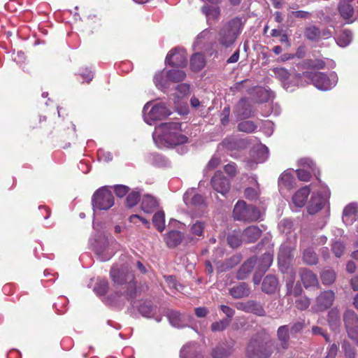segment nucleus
<instances>
[{
  "mask_svg": "<svg viewBox=\"0 0 358 358\" xmlns=\"http://www.w3.org/2000/svg\"><path fill=\"white\" fill-rule=\"evenodd\" d=\"M256 94L259 96L257 98V101L259 102H264L268 99V92L267 90L263 88H257L256 90Z\"/></svg>",
  "mask_w": 358,
  "mask_h": 358,
  "instance_id": "nucleus-56",
  "label": "nucleus"
},
{
  "mask_svg": "<svg viewBox=\"0 0 358 358\" xmlns=\"http://www.w3.org/2000/svg\"><path fill=\"white\" fill-rule=\"evenodd\" d=\"M338 10L341 17L348 22H352L354 8L351 4L345 1H341L338 5Z\"/></svg>",
  "mask_w": 358,
  "mask_h": 358,
  "instance_id": "nucleus-19",
  "label": "nucleus"
},
{
  "mask_svg": "<svg viewBox=\"0 0 358 358\" xmlns=\"http://www.w3.org/2000/svg\"><path fill=\"white\" fill-rule=\"evenodd\" d=\"M255 157L252 162H248V166L252 169L255 164L265 162L268 157V149L264 145H259L252 150Z\"/></svg>",
  "mask_w": 358,
  "mask_h": 358,
  "instance_id": "nucleus-17",
  "label": "nucleus"
},
{
  "mask_svg": "<svg viewBox=\"0 0 358 358\" xmlns=\"http://www.w3.org/2000/svg\"><path fill=\"white\" fill-rule=\"evenodd\" d=\"M291 257V250L286 245H282L278 254V264L280 269L283 271V267L285 266L287 261Z\"/></svg>",
  "mask_w": 358,
  "mask_h": 358,
  "instance_id": "nucleus-34",
  "label": "nucleus"
},
{
  "mask_svg": "<svg viewBox=\"0 0 358 358\" xmlns=\"http://www.w3.org/2000/svg\"><path fill=\"white\" fill-rule=\"evenodd\" d=\"M285 278L287 292H291L295 280V273L292 268L289 269Z\"/></svg>",
  "mask_w": 358,
  "mask_h": 358,
  "instance_id": "nucleus-50",
  "label": "nucleus"
},
{
  "mask_svg": "<svg viewBox=\"0 0 358 358\" xmlns=\"http://www.w3.org/2000/svg\"><path fill=\"white\" fill-rule=\"evenodd\" d=\"M290 15L301 19H307L310 17V13L304 10L292 11Z\"/></svg>",
  "mask_w": 358,
  "mask_h": 358,
  "instance_id": "nucleus-59",
  "label": "nucleus"
},
{
  "mask_svg": "<svg viewBox=\"0 0 358 358\" xmlns=\"http://www.w3.org/2000/svg\"><path fill=\"white\" fill-rule=\"evenodd\" d=\"M183 200L187 205L199 206L203 203V198L197 194L195 189L187 190L184 196Z\"/></svg>",
  "mask_w": 358,
  "mask_h": 358,
  "instance_id": "nucleus-22",
  "label": "nucleus"
},
{
  "mask_svg": "<svg viewBox=\"0 0 358 358\" xmlns=\"http://www.w3.org/2000/svg\"><path fill=\"white\" fill-rule=\"evenodd\" d=\"M234 219L245 222L257 221L261 217V212L253 206H247L243 201H239L234 206Z\"/></svg>",
  "mask_w": 358,
  "mask_h": 358,
  "instance_id": "nucleus-5",
  "label": "nucleus"
},
{
  "mask_svg": "<svg viewBox=\"0 0 358 358\" xmlns=\"http://www.w3.org/2000/svg\"><path fill=\"white\" fill-rule=\"evenodd\" d=\"M129 220L130 222L131 223H134V224H136L137 223V220H139L141 221L147 228H149L150 227V222L148 220H147L146 219H145L144 217L138 215H136V214H134V215H131L129 217Z\"/></svg>",
  "mask_w": 358,
  "mask_h": 358,
  "instance_id": "nucleus-54",
  "label": "nucleus"
},
{
  "mask_svg": "<svg viewBox=\"0 0 358 358\" xmlns=\"http://www.w3.org/2000/svg\"><path fill=\"white\" fill-rule=\"evenodd\" d=\"M338 351L337 345L334 343L329 348L326 358H335Z\"/></svg>",
  "mask_w": 358,
  "mask_h": 358,
  "instance_id": "nucleus-64",
  "label": "nucleus"
},
{
  "mask_svg": "<svg viewBox=\"0 0 358 358\" xmlns=\"http://www.w3.org/2000/svg\"><path fill=\"white\" fill-rule=\"evenodd\" d=\"M310 303L308 298L303 296L296 300L295 305L298 309L305 310L310 306Z\"/></svg>",
  "mask_w": 358,
  "mask_h": 358,
  "instance_id": "nucleus-51",
  "label": "nucleus"
},
{
  "mask_svg": "<svg viewBox=\"0 0 358 358\" xmlns=\"http://www.w3.org/2000/svg\"><path fill=\"white\" fill-rule=\"evenodd\" d=\"M310 192V188L308 186L299 189L292 196V203L296 208L303 207L306 203Z\"/></svg>",
  "mask_w": 358,
  "mask_h": 358,
  "instance_id": "nucleus-18",
  "label": "nucleus"
},
{
  "mask_svg": "<svg viewBox=\"0 0 358 358\" xmlns=\"http://www.w3.org/2000/svg\"><path fill=\"white\" fill-rule=\"evenodd\" d=\"M278 337L281 342L282 347L286 348L287 347V342L289 338V331L287 326H281L278 329Z\"/></svg>",
  "mask_w": 358,
  "mask_h": 358,
  "instance_id": "nucleus-39",
  "label": "nucleus"
},
{
  "mask_svg": "<svg viewBox=\"0 0 358 358\" xmlns=\"http://www.w3.org/2000/svg\"><path fill=\"white\" fill-rule=\"evenodd\" d=\"M335 299L333 291H324L317 297L314 309L316 311H323L330 308Z\"/></svg>",
  "mask_w": 358,
  "mask_h": 358,
  "instance_id": "nucleus-12",
  "label": "nucleus"
},
{
  "mask_svg": "<svg viewBox=\"0 0 358 358\" xmlns=\"http://www.w3.org/2000/svg\"><path fill=\"white\" fill-rule=\"evenodd\" d=\"M358 215V204L352 203L345 206L343 212V222L346 225L352 224Z\"/></svg>",
  "mask_w": 358,
  "mask_h": 358,
  "instance_id": "nucleus-16",
  "label": "nucleus"
},
{
  "mask_svg": "<svg viewBox=\"0 0 358 358\" xmlns=\"http://www.w3.org/2000/svg\"><path fill=\"white\" fill-rule=\"evenodd\" d=\"M242 241H243V238H241L238 233L229 234L227 238L229 245L234 248L238 247Z\"/></svg>",
  "mask_w": 358,
  "mask_h": 358,
  "instance_id": "nucleus-49",
  "label": "nucleus"
},
{
  "mask_svg": "<svg viewBox=\"0 0 358 358\" xmlns=\"http://www.w3.org/2000/svg\"><path fill=\"white\" fill-rule=\"evenodd\" d=\"M238 129L241 131L251 133L255 130L256 125L254 124L253 122L246 120L240 122L238 125Z\"/></svg>",
  "mask_w": 358,
  "mask_h": 358,
  "instance_id": "nucleus-45",
  "label": "nucleus"
},
{
  "mask_svg": "<svg viewBox=\"0 0 358 358\" xmlns=\"http://www.w3.org/2000/svg\"><path fill=\"white\" fill-rule=\"evenodd\" d=\"M182 239V234L176 230H173L164 236V241L169 248H173L179 245Z\"/></svg>",
  "mask_w": 358,
  "mask_h": 358,
  "instance_id": "nucleus-26",
  "label": "nucleus"
},
{
  "mask_svg": "<svg viewBox=\"0 0 358 358\" xmlns=\"http://www.w3.org/2000/svg\"><path fill=\"white\" fill-rule=\"evenodd\" d=\"M273 72L275 76L281 80H285L289 77L288 71L283 68H275Z\"/></svg>",
  "mask_w": 358,
  "mask_h": 358,
  "instance_id": "nucleus-53",
  "label": "nucleus"
},
{
  "mask_svg": "<svg viewBox=\"0 0 358 358\" xmlns=\"http://www.w3.org/2000/svg\"><path fill=\"white\" fill-rule=\"evenodd\" d=\"M152 138L159 148L182 144L187 141L182 133L181 124L177 122H165L156 127Z\"/></svg>",
  "mask_w": 358,
  "mask_h": 358,
  "instance_id": "nucleus-1",
  "label": "nucleus"
},
{
  "mask_svg": "<svg viewBox=\"0 0 358 358\" xmlns=\"http://www.w3.org/2000/svg\"><path fill=\"white\" fill-rule=\"evenodd\" d=\"M308 77L310 78L316 88L324 91L331 90L338 82V77L335 73H331L329 76L321 72L308 73Z\"/></svg>",
  "mask_w": 358,
  "mask_h": 358,
  "instance_id": "nucleus-7",
  "label": "nucleus"
},
{
  "mask_svg": "<svg viewBox=\"0 0 358 358\" xmlns=\"http://www.w3.org/2000/svg\"><path fill=\"white\" fill-rule=\"evenodd\" d=\"M278 280L273 275H267L262 283V290L268 294L274 293L278 288Z\"/></svg>",
  "mask_w": 358,
  "mask_h": 358,
  "instance_id": "nucleus-30",
  "label": "nucleus"
},
{
  "mask_svg": "<svg viewBox=\"0 0 358 358\" xmlns=\"http://www.w3.org/2000/svg\"><path fill=\"white\" fill-rule=\"evenodd\" d=\"M225 172L231 176H234L236 173V166L234 163H230L224 166Z\"/></svg>",
  "mask_w": 358,
  "mask_h": 358,
  "instance_id": "nucleus-61",
  "label": "nucleus"
},
{
  "mask_svg": "<svg viewBox=\"0 0 358 358\" xmlns=\"http://www.w3.org/2000/svg\"><path fill=\"white\" fill-rule=\"evenodd\" d=\"M107 290V283L105 281L101 282L94 289V291L99 295H103Z\"/></svg>",
  "mask_w": 358,
  "mask_h": 358,
  "instance_id": "nucleus-57",
  "label": "nucleus"
},
{
  "mask_svg": "<svg viewBox=\"0 0 358 358\" xmlns=\"http://www.w3.org/2000/svg\"><path fill=\"white\" fill-rule=\"evenodd\" d=\"M230 323L229 319H223L219 322H213L211 325V330L213 331H223L229 326Z\"/></svg>",
  "mask_w": 358,
  "mask_h": 358,
  "instance_id": "nucleus-48",
  "label": "nucleus"
},
{
  "mask_svg": "<svg viewBox=\"0 0 358 358\" xmlns=\"http://www.w3.org/2000/svg\"><path fill=\"white\" fill-rule=\"evenodd\" d=\"M241 30V20L238 18H234L221 29L217 40L221 45L229 47L234 43Z\"/></svg>",
  "mask_w": 358,
  "mask_h": 358,
  "instance_id": "nucleus-3",
  "label": "nucleus"
},
{
  "mask_svg": "<svg viewBox=\"0 0 358 358\" xmlns=\"http://www.w3.org/2000/svg\"><path fill=\"white\" fill-rule=\"evenodd\" d=\"M343 320L349 338L358 343V317L350 310L345 312Z\"/></svg>",
  "mask_w": 358,
  "mask_h": 358,
  "instance_id": "nucleus-8",
  "label": "nucleus"
},
{
  "mask_svg": "<svg viewBox=\"0 0 358 358\" xmlns=\"http://www.w3.org/2000/svg\"><path fill=\"white\" fill-rule=\"evenodd\" d=\"M257 260L255 258H250L241 266L237 273V278L238 279H245L255 268Z\"/></svg>",
  "mask_w": 358,
  "mask_h": 358,
  "instance_id": "nucleus-28",
  "label": "nucleus"
},
{
  "mask_svg": "<svg viewBox=\"0 0 358 358\" xmlns=\"http://www.w3.org/2000/svg\"><path fill=\"white\" fill-rule=\"evenodd\" d=\"M152 222L156 229L162 232L165 228V215L163 211L157 212L152 217Z\"/></svg>",
  "mask_w": 358,
  "mask_h": 358,
  "instance_id": "nucleus-37",
  "label": "nucleus"
},
{
  "mask_svg": "<svg viewBox=\"0 0 358 358\" xmlns=\"http://www.w3.org/2000/svg\"><path fill=\"white\" fill-rule=\"evenodd\" d=\"M166 62L173 66H185L187 64V54L183 49L174 48L167 55Z\"/></svg>",
  "mask_w": 358,
  "mask_h": 358,
  "instance_id": "nucleus-10",
  "label": "nucleus"
},
{
  "mask_svg": "<svg viewBox=\"0 0 358 358\" xmlns=\"http://www.w3.org/2000/svg\"><path fill=\"white\" fill-rule=\"evenodd\" d=\"M196 346L193 343H189L183 346L180 350V358H196Z\"/></svg>",
  "mask_w": 358,
  "mask_h": 358,
  "instance_id": "nucleus-38",
  "label": "nucleus"
},
{
  "mask_svg": "<svg viewBox=\"0 0 358 358\" xmlns=\"http://www.w3.org/2000/svg\"><path fill=\"white\" fill-rule=\"evenodd\" d=\"M236 110L238 115L242 118L249 117L252 114L251 106L247 99H241L236 106Z\"/></svg>",
  "mask_w": 358,
  "mask_h": 358,
  "instance_id": "nucleus-25",
  "label": "nucleus"
},
{
  "mask_svg": "<svg viewBox=\"0 0 358 358\" xmlns=\"http://www.w3.org/2000/svg\"><path fill=\"white\" fill-rule=\"evenodd\" d=\"M294 177L288 171L284 172L279 180V185H283L287 188H292L293 187Z\"/></svg>",
  "mask_w": 358,
  "mask_h": 358,
  "instance_id": "nucleus-42",
  "label": "nucleus"
},
{
  "mask_svg": "<svg viewBox=\"0 0 358 358\" xmlns=\"http://www.w3.org/2000/svg\"><path fill=\"white\" fill-rule=\"evenodd\" d=\"M140 199V194L138 192L133 191L129 194L126 199L127 206L132 208L138 203Z\"/></svg>",
  "mask_w": 358,
  "mask_h": 358,
  "instance_id": "nucleus-47",
  "label": "nucleus"
},
{
  "mask_svg": "<svg viewBox=\"0 0 358 358\" xmlns=\"http://www.w3.org/2000/svg\"><path fill=\"white\" fill-rule=\"evenodd\" d=\"M170 79L166 76V72L161 71L155 74L154 83L159 89L164 90L169 87Z\"/></svg>",
  "mask_w": 358,
  "mask_h": 358,
  "instance_id": "nucleus-33",
  "label": "nucleus"
},
{
  "mask_svg": "<svg viewBox=\"0 0 358 358\" xmlns=\"http://www.w3.org/2000/svg\"><path fill=\"white\" fill-rule=\"evenodd\" d=\"M257 262L255 266L259 273H264L273 262V255L270 252L264 253L261 257H254Z\"/></svg>",
  "mask_w": 358,
  "mask_h": 358,
  "instance_id": "nucleus-21",
  "label": "nucleus"
},
{
  "mask_svg": "<svg viewBox=\"0 0 358 358\" xmlns=\"http://www.w3.org/2000/svg\"><path fill=\"white\" fill-rule=\"evenodd\" d=\"M301 279L306 288L318 285V280L316 275L308 269L301 271Z\"/></svg>",
  "mask_w": 358,
  "mask_h": 358,
  "instance_id": "nucleus-23",
  "label": "nucleus"
},
{
  "mask_svg": "<svg viewBox=\"0 0 358 358\" xmlns=\"http://www.w3.org/2000/svg\"><path fill=\"white\" fill-rule=\"evenodd\" d=\"M178 91L180 93L179 96H185L189 93V86L187 84H181L178 86Z\"/></svg>",
  "mask_w": 358,
  "mask_h": 358,
  "instance_id": "nucleus-62",
  "label": "nucleus"
},
{
  "mask_svg": "<svg viewBox=\"0 0 358 358\" xmlns=\"http://www.w3.org/2000/svg\"><path fill=\"white\" fill-rule=\"evenodd\" d=\"M116 195L122 197L129 192V187L122 185H117L113 187Z\"/></svg>",
  "mask_w": 358,
  "mask_h": 358,
  "instance_id": "nucleus-55",
  "label": "nucleus"
},
{
  "mask_svg": "<svg viewBox=\"0 0 358 358\" xmlns=\"http://www.w3.org/2000/svg\"><path fill=\"white\" fill-rule=\"evenodd\" d=\"M92 201L94 209L107 210L114 205L115 199L109 187L104 186L94 192Z\"/></svg>",
  "mask_w": 358,
  "mask_h": 358,
  "instance_id": "nucleus-6",
  "label": "nucleus"
},
{
  "mask_svg": "<svg viewBox=\"0 0 358 358\" xmlns=\"http://www.w3.org/2000/svg\"><path fill=\"white\" fill-rule=\"evenodd\" d=\"M328 322L332 330L336 331L340 327V313L337 309H332L329 313Z\"/></svg>",
  "mask_w": 358,
  "mask_h": 358,
  "instance_id": "nucleus-36",
  "label": "nucleus"
},
{
  "mask_svg": "<svg viewBox=\"0 0 358 358\" xmlns=\"http://www.w3.org/2000/svg\"><path fill=\"white\" fill-rule=\"evenodd\" d=\"M171 114L164 103L156 101L147 102L143 108L144 121L148 124L162 120Z\"/></svg>",
  "mask_w": 358,
  "mask_h": 358,
  "instance_id": "nucleus-2",
  "label": "nucleus"
},
{
  "mask_svg": "<svg viewBox=\"0 0 358 358\" xmlns=\"http://www.w3.org/2000/svg\"><path fill=\"white\" fill-rule=\"evenodd\" d=\"M191 68L193 71H200L205 66V59L202 54H194L190 60Z\"/></svg>",
  "mask_w": 358,
  "mask_h": 358,
  "instance_id": "nucleus-35",
  "label": "nucleus"
},
{
  "mask_svg": "<svg viewBox=\"0 0 358 358\" xmlns=\"http://www.w3.org/2000/svg\"><path fill=\"white\" fill-rule=\"evenodd\" d=\"M262 230L257 226H250L245 229L242 234L243 240L248 243L256 241L261 236Z\"/></svg>",
  "mask_w": 358,
  "mask_h": 358,
  "instance_id": "nucleus-24",
  "label": "nucleus"
},
{
  "mask_svg": "<svg viewBox=\"0 0 358 358\" xmlns=\"http://www.w3.org/2000/svg\"><path fill=\"white\" fill-rule=\"evenodd\" d=\"M332 249H333V251H334L335 255L336 257H339L341 256V255L343 253L344 246L341 243L336 242L334 244Z\"/></svg>",
  "mask_w": 358,
  "mask_h": 358,
  "instance_id": "nucleus-60",
  "label": "nucleus"
},
{
  "mask_svg": "<svg viewBox=\"0 0 358 358\" xmlns=\"http://www.w3.org/2000/svg\"><path fill=\"white\" fill-rule=\"evenodd\" d=\"M321 278L325 285L333 283L336 279V273L332 270H325L322 273Z\"/></svg>",
  "mask_w": 358,
  "mask_h": 358,
  "instance_id": "nucleus-44",
  "label": "nucleus"
},
{
  "mask_svg": "<svg viewBox=\"0 0 358 358\" xmlns=\"http://www.w3.org/2000/svg\"><path fill=\"white\" fill-rule=\"evenodd\" d=\"M202 13L206 15L207 21H217L220 16V8L218 6H204L201 8Z\"/></svg>",
  "mask_w": 358,
  "mask_h": 358,
  "instance_id": "nucleus-27",
  "label": "nucleus"
},
{
  "mask_svg": "<svg viewBox=\"0 0 358 358\" xmlns=\"http://www.w3.org/2000/svg\"><path fill=\"white\" fill-rule=\"evenodd\" d=\"M306 36L310 40H317L320 38V31L315 26L306 28L305 32Z\"/></svg>",
  "mask_w": 358,
  "mask_h": 358,
  "instance_id": "nucleus-46",
  "label": "nucleus"
},
{
  "mask_svg": "<svg viewBox=\"0 0 358 358\" xmlns=\"http://www.w3.org/2000/svg\"><path fill=\"white\" fill-rule=\"evenodd\" d=\"M110 276L113 280L117 284L122 285L129 280L128 287L132 289L135 287V285L132 282V276L125 275L123 271L116 267L112 268L110 271Z\"/></svg>",
  "mask_w": 358,
  "mask_h": 358,
  "instance_id": "nucleus-15",
  "label": "nucleus"
},
{
  "mask_svg": "<svg viewBox=\"0 0 358 358\" xmlns=\"http://www.w3.org/2000/svg\"><path fill=\"white\" fill-rule=\"evenodd\" d=\"M303 258L304 262L308 264H315L317 262L316 254L310 248H308L303 252Z\"/></svg>",
  "mask_w": 358,
  "mask_h": 358,
  "instance_id": "nucleus-43",
  "label": "nucleus"
},
{
  "mask_svg": "<svg viewBox=\"0 0 358 358\" xmlns=\"http://www.w3.org/2000/svg\"><path fill=\"white\" fill-rule=\"evenodd\" d=\"M229 293L234 298L239 299L248 296L250 293V290L245 283H241L231 287L229 289Z\"/></svg>",
  "mask_w": 358,
  "mask_h": 358,
  "instance_id": "nucleus-31",
  "label": "nucleus"
},
{
  "mask_svg": "<svg viewBox=\"0 0 358 358\" xmlns=\"http://www.w3.org/2000/svg\"><path fill=\"white\" fill-rule=\"evenodd\" d=\"M220 164V159L217 157H213L207 164V169L212 170Z\"/></svg>",
  "mask_w": 358,
  "mask_h": 358,
  "instance_id": "nucleus-63",
  "label": "nucleus"
},
{
  "mask_svg": "<svg viewBox=\"0 0 358 358\" xmlns=\"http://www.w3.org/2000/svg\"><path fill=\"white\" fill-rule=\"evenodd\" d=\"M299 164L302 168L296 171L297 176L301 181H308L310 179V172L304 169L307 167L313 171V162L309 159H301Z\"/></svg>",
  "mask_w": 358,
  "mask_h": 358,
  "instance_id": "nucleus-20",
  "label": "nucleus"
},
{
  "mask_svg": "<svg viewBox=\"0 0 358 358\" xmlns=\"http://www.w3.org/2000/svg\"><path fill=\"white\" fill-rule=\"evenodd\" d=\"M157 205V199L150 194L145 195L142 199L141 209L146 213H151Z\"/></svg>",
  "mask_w": 358,
  "mask_h": 358,
  "instance_id": "nucleus-29",
  "label": "nucleus"
},
{
  "mask_svg": "<svg viewBox=\"0 0 358 358\" xmlns=\"http://www.w3.org/2000/svg\"><path fill=\"white\" fill-rule=\"evenodd\" d=\"M167 317L170 324L176 328H183L192 324L193 317L187 313L171 310L168 313Z\"/></svg>",
  "mask_w": 358,
  "mask_h": 358,
  "instance_id": "nucleus-9",
  "label": "nucleus"
},
{
  "mask_svg": "<svg viewBox=\"0 0 358 358\" xmlns=\"http://www.w3.org/2000/svg\"><path fill=\"white\" fill-rule=\"evenodd\" d=\"M327 196V193L325 196H321L319 194H313L307 207L308 213L313 215L320 211L326 203Z\"/></svg>",
  "mask_w": 358,
  "mask_h": 358,
  "instance_id": "nucleus-13",
  "label": "nucleus"
},
{
  "mask_svg": "<svg viewBox=\"0 0 358 358\" xmlns=\"http://www.w3.org/2000/svg\"><path fill=\"white\" fill-rule=\"evenodd\" d=\"M166 76L173 82L182 81L186 74L182 70L173 69L166 71Z\"/></svg>",
  "mask_w": 358,
  "mask_h": 358,
  "instance_id": "nucleus-41",
  "label": "nucleus"
},
{
  "mask_svg": "<svg viewBox=\"0 0 358 358\" xmlns=\"http://www.w3.org/2000/svg\"><path fill=\"white\" fill-rule=\"evenodd\" d=\"M230 351L221 348H217L213 352L214 358H224L229 355Z\"/></svg>",
  "mask_w": 358,
  "mask_h": 358,
  "instance_id": "nucleus-52",
  "label": "nucleus"
},
{
  "mask_svg": "<svg viewBox=\"0 0 358 358\" xmlns=\"http://www.w3.org/2000/svg\"><path fill=\"white\" fill-rule=\"evenodd\" d=\"M94 252L99 257L101 261H106L112 256V252L109 251L108 241L105 236L100 238L94 246Z\"/></svg>",
  "mask_w": 358,
  "mask_h": 358,
  "instance_id": "nucleus-14",
  "label": "nucleus"
},
{
  "mask_svg": "<svg viewBox=\"0 0 358 358\" xmlns=\"http://www.w3.org/2000/svg\"><path fill=\"white\" fill-rule=\"evenodd\" d=\"M140 313L145 317H150L152 313V307L146 303H143L139 307Z\"/></svg>",
  "mask_w": 358,
  "mask_h": 358,
  "instance_id": "nucleus-58",
  "label": "nucleus"
},
{
  "mask_svg": "<svg viewBox=\"0 0 358 358\" xmlns=\"http://www.w3.org/2000/svg\"><path fill=\"white\" fill-rule=\"evenodd\" d=\"M211 185L214 190L222 195H225L230 189V182L222 173L217 171L211 179Z\"/></svg>",
  "mask_w": 358,
  "mask_h": 358,
  "instance_id": "nucleus-11",
  "label": "nucleus"
},
{
  "mask_svg": "<svg viewBox=\"0 0 358 358\" xmlns=\"http://www.w3.org/2000/svg\"><path fill=\"white\" fill-rule=\"evenodd\" d=\"M206 224L204 222L201 220H194L191 224H189V234L192 236L191 238L193 239L194 237L203 236L204 229Z\"/></svg>",
  "mask_w": 358,
  "mask_h": 358,
  "instance_id": "nucleus-32",
  "label": "nucleus"
},
{
  "mask_svg": "<svg viewBox=\"0 0 358 358\" xmlns=\"http://www.w3.org/2000/svg\"><path fill=\"white\" fill-rule=\"evenodd\" d=\"M352 39V34L350 30H344L341 36L336 39L337 44L341 47H346Z\"/></svg>",
  "mask_w": 358,
  "mask_h": 358,
  "instance_id": "nucleus-40",
  "label": "nucleus"
},
{
  "mask_svg": "<svg viewBox=\"0 0 358 358\" xmlns=\"http://www.w3.org/2000/svg\"><path fill=\"white\" fill-rule=\"evenodd\" d=\"M274 349V343L271 341L264 342L258 339H252L246 350L249 358H268Z\"/></svg>",
  "mask_w": 358,
  "mask_h": 358,
  "instance_id": "nucleus-4",
  "label": "nucleus"
}]
</instances>
